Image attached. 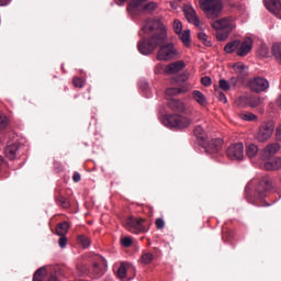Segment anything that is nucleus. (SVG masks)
<instances>
[{
    "instance_id": "obj_1",
    "label": "nucleus",
    "mask_w": 281,
    "mask_h": 281,
    "mask_svg": "<svg viewBox=\"0 0 281 281\" xmlns=\"http://www.w3.org/2000/svg\"><path fill=\"white\" fill-rule=\"evenodd\" d=\"M142 31L145 34H151L149 38L138 42V52L143 54V56L153 54L159 45H164L166 41H168V31L159 19L145 20L142 24Z\"/></svg>"
},
{
    "instance_id": "obj_2",
    "label": "nucleus",
    "mask_w": 281,
    "mask_h": 281,
    "mask_svg": "<svg viewBox=\"0 0 281 281\" xmlns=\"http://www.w3.org/2000/svg\"><path fill=\"white\" fill-rule=\"evenodd\" d=\"M213 30H216V38L217 41H226L229 38V34L236 30V18L226 16L220 20H216L212 23Z\"/></svg>"
},
{
    "instance_id": "obj_3",
    "label": "nucleus",
    "mask_w": 281,
    "mask_h": 281,
    "mask_svg": "<svg viewBox=\"0 0 281 281\" xmlns=\"http://www.w3.org/2000/svg\"><path fill=\"white\" fill-rule=\"evenodd\" d=\"M146 1L148 0H128V14H131V16H139V14H144V12H148L150 14L159 8V3L153 1L146 3Z\"/></svg>"
},
{
    "instance_id": "obj_4",
    "label": "nucleus",
    "mask_w": 281,
    "mask_h": 281,
    "mask_svg": "<svg viewBox=\"0 0 281 281\" xmlns=\"http://www.w3.org/2000/svg\"><path fill=\"white\" fill-rule=\"evenodd\" d=\"M199 3L207 19H218L221 12H223L222 0H199Z\"/></svg>"
},
{
    "instance_id": "obj_5",
    "label": "nucleus",
    "mask_w": 281,
    "mask_h": 281,
    "mask_svg": "<svg viewBox=\"0 0 281 281\" xmlns=\"http://www.w3.org/2000/svg\"><path fill=\"white\" fill-rule=\"evenodd\" d=\"M162 124L164 126H167V128H188V126L192 124V120L186 116L171 114L162 117Z\"/></svg>"
},
{
    "instance_id": "obj_6",
    "label": "nucleus",
    "mask_w": 281,
    "mask_h": 281,
    "mask_svg": "<svg viewBox=\"0 0 281 281\" xmlns=\"http://www.w3.org/2000/svg\"><path fill=\"white\" fill-rule=\"evenodd\" d=\"M276 131V123L273 121H267L263 122L255 135V139L259 142L260 144H265V142H269L271 139V136L273 135V132Z\"/></svg>"
},
{
    "instance_id": "obj_7",
    "label": "nucleus",
    "mask_w": 281,
    "mask_h": 281,
    "mask_svg": "<svg viewBox=\"0 0 281 281\" xmlns=\"http://www.w3.org/2000/svg\"><path fill=\"white\" fill-rule=\"evenodd\" d=\"M177 56H179V50H177L175 44L168 43L159 47L157 60L168 63V60H175Z\"/></svg>"
},
{
    "instance_id": "obj_8",
    "label": "nucleus",
    "mask_w": 281,
    "mask_h": 281,
    "mask_svg": "<svg viewBox=\"0 0 281 281\" xmlns=\"http://www.w3.org/2000/svg\"><path fill=\"white\" fill-rule=\"evenodd\" d=\"M262 102H265V98L254 97L251 94H244L236 99L237 106H241V109H246V106H250V109H256V106H260Z\"/></svg>"
},
{
    "instance_id": "obj_9",
    "label": "nucleus",
    "mask_w": 281,
    "mask_h": 281,
    "mask_svg": "<svg viewBox=\"0 0 281 281\" xmlns=\"http://www.w3.org/2000/svg\"><path fill=\"white\" fill-rule=\"evenodd\" d=\"M226 155L233 161H243L245 159V145L243 143L231 145L226 150Z\"/></svg>"
},
{
    "instance_id": "obj_10",
    "label": "nucleus",
    "mask_w": 281,
    "mask_h": 281,
    "mask_svg": "<svg viewBox=\"0 0 281 281\" xmlns=\"http://www.w3.org/2000/svg\"><path fill=\"white\" fill-rule=\"evenodd\" d=\"M248 87L254 93H262L269 89V80L262 77H255L249 81Z\"/></svg>"
},
{
    "instance_id": "obj_11",
    "label": "nucleus",
    "mask_w": 281,
    "mask_h": 281,
    "mask_svg": "<svg viewBox=\"0 0 281 281\" xmlns=\"http://www.w3.org/2000/svg\"><path fill=\"white\" fill-rule=\"evenodd\" d=\"M182 12L188 23H191V25H195V27H201V21L199 20V15H196V10H194V7H192V4H184L182 7Z\"/></svg>"
},
{
    "instance_id": "obj_12",
    "label": "nucleus",
    "mask_w": 281,
    "mask_h": 281,
    "mask_svg": "<svg viewBox=\"0 0 281 281\" xmlns=\"http://www.w3.org/2000/svg\"><path fill=\"white\" fill-rule=\"evenodd\" d=\"M106 259L102 256H95L92 266V273H94L97 278H102V276L106 273Z\"/></svg>"
},
{
    "instance_id": "obj_13",
    "label": "nucleus",
    "mask_w": 281,
    "mask_h": 281,
    "mask_svg": "<svg viewBox=\"0 0 281 281\" xmlns=\"http://www.w3.org/2000/svg\"><path fill=\"white\" fill-rule=\"evenodd\" d=\"M168 106L171 111H177L178 113H192L194 111L193 106H188L183 101L177 99L169 100Z\"/></svg>"
},
{
    "instance_id": "obj_14",
    "label": "nucleus",
    "mask_w": 281,
    "mask_h": 281,
    "mask_svg": "<svg viewBox=\"0 0 281 281\" xmlns=\"http://www.w3.org/2000/svg\"><path fill=\"white\" fill-rule=\"evenodd\" d=\"M254 49V40L251 37H245L241 42H239V46L237 48V56L245 57L249 52Z\"/></svg>"
},
{
    "instance_id": "obj_15",
    "label": "nucleus",
    "mask_w": 281,
    "mask_h": 281,
    "mask_svg": "<svg viewBox=\"0 0 281 281\" xmlns=\"http://www.w3.org/2000/svg\"><path fill=\"white\" fill-rule=\"evenodd\" d=\"M280 143H270L262 149L261 159H273L274 155L280 153Z\"/></svg>"
},
{
    "instance_id": "obj_16",
    "label": "nucleus",
    "mask_w": 281,
    "mask_h": 281,
    "mask_svg": "<svg viewBox=\"0 0 281 281\" xmlns=\"http://www.w3.org/2000/svg\"><path fill=\"white\" fill-rule=\"evenodd\" d=\"M142 223H144V220L139 221L135 217H130L126 220L125 225L130 232H133L134 234H140V232H144V225H142Z\"/></svg>"
},
{
    "instance_id": "obj_17",
    "label": "nucleus",
    "mask_w": 281,
    "mask_h": 281,
    "mask_svg": "<svg viewBox=\"0 0 281 281\" xmlns=\"http://www.w3.org/2000/svg\"><path fill=\"white\" fill-rule=\"evenodd\" d=\"M271 188V181H269V178H263L259 181V183L256 187V193L258 199H265L267 194V190H270Z\"/></svg>"
},
{
    "instance_id": "obj_18",
    "label": "nucleus",
    "mask_w": 281,
    "mask_h": 281,
    "mask_svg": "<svg viewBox=\"0 0 281 281\" xmlns=\"http://www.w3.org/2000/svg\"><path fill=\"white\" fill-rule=\"evenodd\" d=\"M186 63H183V60H178L167 65L165 67V74H167V76H172L175 74H179V71H182Z\"/></svg>"
},
{
    "instance_id": "obj_19",
    "label": "nucleus",
    "mask_w": 281,
    "mask_h": 281,
    "mask_svg": "<svg viewBox=\"0 0 281 281\" xmlns=\"http://www.w3.org/2000/svg\"><path fill=\"white\" fill-rule=\"evenodd\" d=\"M263 3L267 10H269V12H271L272 14H276L278 16V14L281 13L280 0H263Z\"/></svg>"
},
{
    "instance_id": "obj_20",
    "label": "nucleus",
    "mask_w": 281,
    "mask_h": 281,
    "mask_svg": "<svg viewBox=\"0 0 281 281\" xmlns=\"http://www.w3.org/2000/svg\"><path fill=\"white\" fill-rule=\"evenodd\" d=\"M222 146H223V140L221 138L212 139L206 147V153L209 155H216V153H221Z\"/></svg>"
},
{
    "instance_id": "obj_21",
    "label": "nucleus",
    "mask_w": 281,
    "mask_h": 281,
    "mask_svg": "<svg viewBox=\"0 0 281 281\" xmlns=\"http://www.w3.org/2000/svg\"><path fill=\"white\" fill-rule=\"evenodd\" d=\"M265 161L263 166L266 170H280L281 168V158L277 157L273 159H262Z\"/></svg>"
},
{
    "instance_id": "obj_22",
    "label": "nucleus",
    "mask_w": 281,
    "mask_h": 281,
    "mask_svg": "<svg viewBox=\"0 0 281 281\" xmlns=\"http://www.w3.org/2000/svg\"><path fill=\"white\" fill-rule=\"evenodd\" d=\"M47 276V269L40 268L33 276V281H43ZM46 281H59L56 276H50Z\"/></svg>"
},
{
    "instance_id": "obj_23",
    "label": "nucleus",
    "mask_w": 281,
    "mask_h": 281,
    "mask_svg": "<svg viewBox=\"0 0 281 281\" xmlns=\"http://www.w3.org/2000/svg\"><path fill=\"white\" fill-rule=\"evenodd\" d=\"M19 150V144H9L4 149V155L8 159H16V153Z\"/></svg>"
},
{
    "instance_id": "obj_24",
    "label": "nucleus",
    "mask_w": 281,
    "mask_h": 281,
    "mask_svg": "<svg viewBox=\"0 0 281 281\" xmlns=\"http://www.w3.org/2000/svg\"><path fill=\"white\" fill-rule=\"evenodd\" d=\"M127 271H135V268H133V266L128 262L121 263L117 270V278H120V280H124V278H126Z\"/></svg>"
},
{
    "instance_id": "obj_25",
    "label": "nucleus",
    "mask_w": 281,
    "mask_h": 281,
    "mask_svg": "<svg viewBox=\"0 0 281 281\" xmlns=\"http://www.w3.org/2000/svg\"><path fill=\"white\" fill-rule=\"evenodd\" d=\"M192 98L198 104H200V106L207 105V98H205V94H203V92H201L199 90H193Z\"/></svg>"
},
{
    "instance_id": "obj_26",
    "label": "nucleus",
    "mask_w": 281,
    "mask_h": 281,
    "mask_svg": "<svg viewBox=\"0 0 281 281\" xmlns=\"http://www.w3.org/2000/svg\"><path fill=\"white\" fill-rule=\"evenodd\" d=\"M238 47H240V40H234L225 45L224 52L226 54H234V52L238 50Z\"/></svg>"
},
{
    "instance_id": "obj_27",
    "label": "nucleus",
    "mask_w": 281,
    "mask_h": 281,
    "mask_svg": "<svg viewBox=\"0 0 281 281\" xmlns=\"http://www.w3.org/2000/svg\"><path fill=\"white\" fill-rule=\"evenodd\" d=\"M258 145L256 144H248L246 146V155L249 159H255L258 156Z\"/></svg>"
},
{
    "instance_id": "obj_28",
    "label": "nucleus",
    "mask_w": 281,
    "mask_h": 281,
    "mask_svg": "<svg viewBox=\"0 0 281 281\" xmlns=\"http://www.w3.org/2000/svg\"><path fill=\"white\" fill-rule=\"evenodd\" d=\"M232 69L234 71V74H237V76H239V78H243V75L247 72V66H245V64L243 63H236L232 66Z\"/></svg>"
},
{
    "instance_id": "obj_29",
    "label": "nucleus",
    "mask_w": 281,
    "mask_h": 281,
    "mask_svg": "<svg viewBox=\"0 0 281 281\" xmlns=\"http://www.w3.org/2000/svg\"><path fill=\"white\" fill-rule=\"evenodd\" d=\"M180 41L183 43L186 47H190V30L181 31L178 33Z\"/></svg>"
},
{
    "instance_id": "obj_30",
    "label": "nucleus",
    "mask_w": 281,
    "mask_h": 281,
    "mask_svg": "<svg viewBox=\"0 0 281 281\" xmlns=\"http://www.w3.org/2000/svg\"><path fill=\"white\" fill-rule=\"evenodd\" d=\"M238 117L244 122H256V120H258V116L251 112H241L238 114Z\"/></svg>"
},
{
    "instance_id": "obj_31",
    "label": "nucleus",
    "mask_w": 281,
    "mask_h": 281,
    "mask_svg": "<svg viewBox=\"0 0 281 281\" xmlns=\"http://www.w3.org/2000/svg\"><path fill=\"white\" fill-rule=\"evenodd\" d=\"M68 231H69V224H67V222L58 224L56 227V234L58 236H65V234H67Z\"/></svg>"
},
{
    "instance_id": "obj_32",
    "label": "nucleus",
    "mask_w": 281,
    "mask_h": 281,
    "mask_svg": "<svg viewBox=\"0 0 281 281\" xmlns=\"http://www.w3.org/2000/svg\"><path fill=\"white\" fill-rule=\"evenodd\" d=\"M272 54L276 60H278L281 64V43L272 45Z\"/></svg>"
},
{
    "instance_id": "obj_33",
    "label": "nucleus",
    "mask_w": 281,
    "mask_h": 281,
    "mask_svg": "<svg viewBox=\"0 0 281 281\" xmlns=\"http://www.w3.org/2000/svg\"><path fill=\"white\" fill-rule=\"evenodd\" d=\"M155 260V256L151 252H144L140 257L142 265H150Z\"/></svg>"
},
{
    "instance_id": "obj_34",
    "label": "nucleus",
    "mask_w": 281,
    "mask_h": 281,
    "mask_svg": "<svg viewBox=\"0 0 281 281\" xmlns=\"http://www.w3.org/2000/svg\"><path fill=\"white\" fill-rule=\"evenodd\" d=\"M198 38L201 41V43H203V45H205L206 47H212V41H210V37L207 36V34L200 32L198 34Z\"/></svg>"
},
{
    "instance_id": "obj_35",
    "label": "nucleus",
    "mask_w": 281,
    "mask_h": 281,
    "mask_svg": "<svg viewBox=\"0 0 281 281\" xmlns=\"http://www.w3.org/2000/svg\"><path fill=\"white\" fill-rule=\"evenodd\" d=\"M78 243L85 248L87 249V247H90L91 245V240L89 239V237H86L83 235H80L78 237Z\"/></svg>"
},
{
    "instance_id": "obj_36",
    "label": "nucleus",
    "mask_w": 281,
    "mask_h": 281,
    "mask_svg": "<svg viewBox=\"0 0 281 281\" xmlns=\"http://www.w3.org/2000/svg\"><path fill=\"white\" fill-rule=\"evenodd\" d=\"M218 85H220V89H222V91H229L232 89V85L229 83V81H227L225 79H221Z\"/></svg>"
},
{
    "instance_id": "obj_37",
    "label": "nucleus",
    "mask_w": 281,
    "mask_h": 281,
    "mask_svg": "<svg viewBox=\"0 0 281 281\" xmlns=\"http://www.w3.org/2000/svg\"><path fill=\"white\" fill-rule=\"evenodd\" d=\"M173 30L177 34H181L183 32V24L179 20L173 21Z\"/></svg>"
},
{
    "instance_id": "obj_38",
    "label": "nucleus",
    "mask_w": 281,
    "mask_h": 281,
    "mask_svg": "<svg viewBox=\"0 0 281 281\" xmlns=\"http://www.w3.org/2000/svg\"><path fill=\"white\" fill-rule=\"evenodd\" d=\"M203 133H204L203 127L201 126L195 127L194 130L195 137H198L199 139H205V135Z\"/></svg>"
},
{
    "instance_id": "obj_39",
    "label": "nucleus",
    "mask_w": 281,
    "mask_h": 281,
    "mask_svg": "<svg viewBox=\"0 0 281 281\" xmlns=\"http://www.w3.org/2000/svg\"><path fill=\"white\" fill-rule=\"evenodd\" d=\"M72 85H74L75 87H79L80 89H82V87H85V80H82V79H80V78H78V77H75V78L72 79Z\"/></svg>"
},
{
    "instance_id": "obj_40",
    "label": "nucleus",
    "mask_w": 281,
    "mask_h": 281,
    "mask_svg": "<svg viewBox=\"0 0 281 281\" xmlns=\"http://www.w3.org/2000/svg\"><path fill=\"white\" fill-rule=\"evenodd\" d=\"M5 126H8V117L3 113H0V131L1 128H5Z\"/></svg>"
},
{
    "instance_id": "obj_41",
    "label": "nucleus",
    "mask_w": 281,
    "mask_h": 281,
    "mask_svg": "<svg viewBox=\"0 0 281 281\" xmlns=\"http://www.w3.org/2000/svg\"><path fill=\"white\" fill-rule=\"evenodd\" d=\"M215 93L220 102H223L224 104L227 103V97L225 95V93L221 92V90H216Z\"/></svg>"
},
{
    "instance_id": "obj_42",
    "label": "nucleus",
    "mask_w": 281,
    "mask_h": 281,
    "mask_svg": "<svg viewBox=\"0 0 281 281\" xmlns=\"http://www.w3.org/2000/svg\"><path fill=\"white\" fill-rule=\"evenodd\" d=\"M58 245L59 247H61V249H65L67 247V237L65 235L60 236Z\"/></svg>"
},
{
    "instance_id": "obj_43",
    "label": "nucleus",
    "mask_w": 281,
    "mask_h": 281,
    "mask_svg": "<svg viewBox=\"0 0 281 281\" xmlns=\"http://www.w3.org/2000/svg\"><path fill=\"white\" fill-rule=\"evenodd\" d=\"M256 183H258V180L254 179V180H250L247 186H246V194L249 193V191L251 190V188H254V186H256Z\"/></svg>"
},
{
    "instance_id": "obj_44",
    "label": "nucleus",
    "mask_w": 281,
    "mask_h": 281,
    "mask_svg": "<svg viewBox=\"0 0 281 281\" xmlns=\"http://www.w3.org/2000/svg\"><path fill=\"white\" fill-rule=\"evenodd\" d=\"M121 244L123 245V247H131V245H133V239H131V237H124L121 240Z\"/></svg>"
},
{
    "instance_id": "obj_45",
    "label": "nucleus",
    "mask_w": 281,
    "mask_h": 281,
    "mask_svg": "<svg viewBox=\"0 0 281 281\" xmlns=\"http://www.w3.org/2000/svg\"><path fill=\"white\" fill-rule=\"evenodd\" d=\"M164 71H166V68H164V65L157 64V65L155 66L154 72H155L156 75L164 74Z\"/></svg>"
},
{
    "instance_id": "obj_46",
    "label": "nucleus",
    "mask_w": 281,
    "mask_h": 281,
    "mask_svg": "<svg viewBox=\"0 0 281 281\" xmlns=\"http://www.w3.org/2000/svg\"><path fill=\"white\" fill-rule=\"evenodd\" d=\"M201 83L203 85V87H210L212 85V78L210 77H203L201 79Z\"/></svg>"
},
{
    "instance_id": "obj_47",
    "label": "nucleus",
    "mask_w": 281,
    "mask_h": 281,
    "mask_svg": "<svg viewBox=\"0 0 281 281\" xmlns=\"http://www.w3.org/2000/svg\"><path fill=\"white\" fill-rule=\"evenodd\" d=\"M156 227H157V229H164V227H166V222H164V220H161V218H157Z\"/></svg>"
},
{
    "instance_id": "obj_48",
    "label": "nucleus",
    "mask_w": 281,
    "mask_h": 281,
    "mask_svg": "<svg viewBox=\"0 0 281 281\" xmlns=\"http://www.w3.org/2000/svg\"><path fill=\"white\" fill-rule=\"evenodd\" d=\"M58 202L60 203L61 207H65V209L69 207V202L65 198L60 196L58 199Z\"/></svg>"
},
{
    "instance_id": "obj_49",
    "label": "nucleus",
    "mask_w": 281,
    "mask_h": 281,
    "mask_svg": "<svg viewBox=\"0 0 281 281\" xmlns=\"http://www.w3.org/2000/svg\"><path fill=\"white\" fill-rule=\"evenodd\" d=\"M276 139L277 142H281V124L276 130Z\"/></svg>"
},
{
    "instance_id": "obj_50",
    "label": "nucleus",
    "mask_w": 281,
    "mask_h": 281,
    "mask_svg": "<svg viewBox=\"0 0 281 281\" xmlns=\"http://www.w3.org/2000/svg\"><path fill=\"white\" fill-rule=\"evenodd\" d=\"M81 177L80 173L75 171L72 175V180L75 181V183H78V181H80Z\"/></svg>"
},
{
    "instance_id": "obj_51",
    "label": "nucleus",
    "mask_w": 281,
    "mask_h": 281,
    "mask_svg": "<svg viewBox=\"0 0 281 281\" xmlns=\"http://www.w3.org/2000/svg\"><path fill=\"white\" fill-rule=\"evenodd\" d=\"M12 0H0V5H9Z\"/></svg>"
},
{
    "instance_id": "obj_52",
    "label": "nucleus",
    "mask_w": 281,
    "mask_h": 281,
    "mask_svg": "<svg viewBox=\"0 0 281 281\" xmlns=\"http://www.w3.org/2000/svg\"><path fill=\"white\" fill-rule=\"evenodd\" d=\"M171 93H177V90L172 88L167 89V94L170 95Z\"/></svg>"
},
{
    "instance_id": "obj_53",
    "label": "nucleus",
    "mask_w": 281,
    "mask_h": 281,
    "mask_svg": "<svg viewBox=\"0 0 281 281\" xmlns=\"http://www.w3.org/2000/svg\"><path fill=\"white\" fill-rule=\"evenodd\" d=\"M231 83L233 85V87H236V78H232Z\"/></svg>"
},
{
    "instance_id": "obj_54",
    "label": "nucleus",
    "mask_w": 281,
    "mask_h": 281,
    "mask_svg": "<svg viewBox=\"0 0 281 281\" xmlns=\"http://www.w3.org/2000/svg\"><path fill=\"white\" fill-rule=\"evenodd\" d=\"M3 166V157L0 156V168Z\"/></svg>"
},
{
    "instance_id": "obj_55",
    "label": "nucleus",
    "mask_w": 281,
    "mask_h": 281,
    "mask_svg": "<svg viewBox=\"0 0 281 281\" xmlns=\"http://www.w3.org/2000/svg\"><path fill=\"white\" fill-rule=\"evenodd\" d=\"M171 8H173V10H177V5H175V3H170Z\"/></svg>"
},
{
    "instance_id": "obj_56",
    "label": "nucleus",
    "mask_w": 281,
    "mask_h": 281,
    "mask_svg": "<svg viewBox=\"0 0 281 281\" xmlns=\"http://www.w3.org/2000/svg\"><path fill=\"white\" fill-rule=\"evenodd\" d=\"M116 1H120L121 4L126 2V0H116Z\"/></svg>"
},
{
    "instance_id": "obj_57",
    "label": "nucleus",
    "mask_w": 281,
    "mask_h": 281,
    "mask_svg": "<svg viewBox=\"0 0 281 281\" xmlns=\"http://www.w3.org/2000/svg\"><path fill=\"white\" fill-rule=\"evenodd\" d=\"M194 113L199 114V112L194 111Z\"/></svg>"
}]
</instances>
